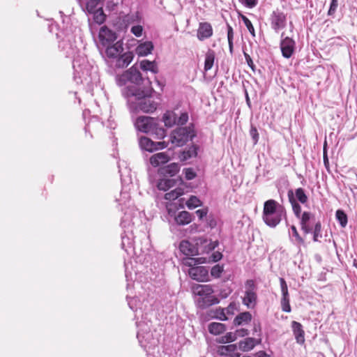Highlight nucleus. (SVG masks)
<instances>
[{"label":"nucleus","instance_id":"obj_59","mask_svg":"<svg viewBox=\"0 0 357 357\" xmlns=\"http://www.w3.org/2000/svg\"><path fill=\"white\" fill-rule=\"evenodd\" d=\"M118 4H119L118 0H116V1H115L114 0H109V1H107L106 3V8L108 10L113 11V10H116Z\"/></svg>","mask_w":357,"mask_h":357},{"label":"nucleus","instance_id":"obj_49","mask_svg":"<svg viewBox=\"0 0 357 357\" xmlns=\"http://www.w3.org/2000/svg\"><path fill=\"white\" fill-rule=\"evenodd\" d=\"M250 135L252 139L254 145L257 144L259 141V136L257 128L252 124H251L250 126Z\"/></svg>","mask_w":357,"mask_h":357},{"label":"nucleus","instance_id":"obj_31","mask_svg":"<svg viewBox=\"0 0 357 357\" xmlns=\"http://www.w3.org/2000/svg\"><path fill=\"white\" fill-rule=\"evenodd\" d=\"M227 329L225 324L218 322H212L208 324V330L211 334L217 335L222 333Z\"/></svg>","mask_w":357,"mask_h":357},{"label":"nucleus","instance_id":"obj_35","mask_svg":"<svg viewBox=\"0 0 357 357\" xmlns=\"http://www.w3.org/2000/svg\"><path fill=\"white\" fill-rule=\"evenodd\" d=\"M91 15H92L94 22L98 24H101L105 21L106 15H105L102 7H99L98 10L91 13Z\"/></svg>","mask_w":357,"mask_h":357},{"label":"nucleus","instance_id":"obj_25","mask_svg":"<svg viewBox=\"0 0 357 357\" xmlns=\"http://www.w3.org/2000/svg\"><path fill=\"white\" fill-rule=\"evenodd\" d=\"M169 160V158L166 153L160 152L153 155L150 158V163L152 166L156 167L160 165L167 163Z\"/></svg>","mask_w":357,"mask_h":357},{"label":"nucleus","instance_id":"obj_14","mask_svg":"<svg viewBox=\"0 0 357 357\" xmlns=\"http://www.w3.org/2000/svg\"><path fill=\"white\" fill-rule=\"evenodd\" d=\"M116 33L107 28L102 26L99 32V38L103 46L110 45L116 40Z\"/></svg>","mask_w":357,"mask_h":357},{"label":"nucleus","instance_id":"obj_29","mask_svg":"<svg viewBox=\"0 0 357 357\" xmlns=\"http://www.w3.org/2000/svg\"><path fill=\"white\" fill-rule=\"evenodd\" d=\"M139 144L142 150L153 152L155 148V142L147 137H141L139 139Z\"/></svg>","mask_w":357,"mask_h":357},{"label":"nucleus","instance_id":"obj_12","mask_svg":"<svg viewBox=\"0 0 357 357\" xmlns=\"http://www.w3.org/2000/svg\"><path fill=\"white\" fill-rule=\"evenodd\" d=\"M268 21L271 29L278 33L280 30L284 29L287 26V14L279 8H276L271 13Z\"/></svg>","mask_w":357,"mask_h":357},{"label":"nucleus","instance_id":"obj_56","mask_svg":"<svg viewBox=\"0 0 357 357\" xmlns=\"http://www.w3.org/2000/svg\"><path fill=\"white\" fill-rule=\"evenodd\" d=\"M280 284L282 291V295L287 296L289 294L288 287L285 280L283 278H280Z\"/></svg>","mask_w":357,"mask_h":357},{"label":"nucleus","instance_id":"obj_20","mask_svg":"<svg viewBox=\"0 0 357 357\" xmlns=\"http://www.w3.org/2000/svg\"><path fill=\"white\" fill-rule=\"evenodd\" d=\"M261 342V338L255 339L253 337H247L239 342V349L243 351L252 350L257 344Z\"/></svg>","mask_w":357,"mask_h":357},{"label":"nucleus","instance_id":"obj_19","mask_svg":"<svg viewBox=\"0 0 357 357\" xmlns=\"http://www.w3.org/2000/svg\"><path fill=\"white\" fill-rule=\"evenodd\" d=\"M179 249L186 256H195L199 254L198 248L188 241H182L180 243Z\"/></svg>","mask_w":357,"mask_h":357},{"label":"nucleus","instance_id":"obj_55","mask_svg":"<svg viewBox=\"0 0 357 357\" xmlns=\"http://www.w3.org/2000/svg\"><path fill=\"white\" fill-rule=\"evenodd\" d=\"M338 3L337 0H331L330 7L328 11V15L332 16L333 15L337 10Z\"/></svg>","mask_w":357,"mask_h":357},{"label":"nucleus","instance_id":"obj_37","mask_svg":"<svg viewBox=\"0 0 357 357\" xmlns=\"http://www.w3.org/2000/svg\"><path fill=\"white\" fill-rule=\"evenodd\" d=\"M335 218L342 227H345L348 222L347 215L343 210L338 209L335 213Z\"/></svg>","mask_w":357,"mask_h":357},{"label":"nucleus","instance_id":"obj_58","mask_svg":"<svg viewBox=\"0 0 357 357\" xmlns=\"http://www.w3.org/2000/svg\"><path fill=\"white\" fill-rule=\"evenodd\" d=\"M143 28L140 25L133 26L131 28V32L137 37H140L142 34Z\"/></svg>","mask_w":357,"mask_h":357},{"label":"nucleus","instance_id":"obj_32","mask_svg":"<svg viewBox=\"0 0 357 357\" xmlns=\"http://www.w3.org/2000/svg\"><path fill=\"white\" fill-rule=\"evenodd\" d=\"M290 229L291 234L289 232V238L294 244L298 246L304 245L305 241L299 234L296 227L294 225H291Z\"/></svg>","mask_w":357,"mask_h":357},{"label":"nucleus","instance_id":"obj_5","mask_svg":"<svg viewBox=\"0 0 357 357\" xmlns=\"http://www.w3.org/2000/svg\"><path fill=\"white\" fill-rule=\"evenodd\" d=\"M286 216V211L282 205L274 199H268L264 204L262 218L265 224L275 228Z\"/></svg>","mask_w":357,"mask_h":357},{"label":"nucleus","instance_id":"obj_53","mask_svg":"<svg viewBox=\"0 0 357 357\" xmlns=\"http://www.w3.org/2000/svg\"><path fill=\"white\" fill-rule=\"evenodd\" d=\"M238 1L245 7L248 8H255L258 3V0H238Z\"/></svg>","mask_w":357,"mask_h":357},{"label":"nucleus","instance_id":"obj_17","mask_svg":"<svg viewBox=\"0 0 357 357\" xmlns=\"http://www.w3.org/2000/svg\"><path fill=\"white\" fill-rule=\"evenodd\" d=\"M106 54L109 58L116 59L118 58L123 50L122 40H119L112 45H106Z\"/></svg>","mask_w":357,"mask_h":357},{"label":"nucleus","instance_id":"obj_16","mask_svg":"<svg viewBox=\"0 0 357 357\" xmlns=\"http://www.w3.org/2000/svg\"><path fill=\"white\" fill-rule=\"evenodd\" d=\"M194 218L195 216L192 213L187 211H182L174 215V220L176 225L184 226L190 224Z\"/></svg>","mask_w":357,"mask_h":357},{"label":"nucleus","instance_id":"obj_63","mask_svg":"<svg viewBox=\"0 0 357 357\" xmlns=\"http://www.w3.org/2000/svg\"><path fill=\"white\" fill-rule=\"evenodd\" d=\"M236 337H245L249 335V331L245 328H241L235 331Z\"/></svg>","mask_w":357,"mask_h":357},{"label":"nucleus","instance_id":"obj_6","mask_svg":"<svg viewBox=\"0 0 357 357\" xmlns=\"http://www.w3.org/2000/svg\"><path fill=\"white\" fill-rule=\"evenodd\" d=\"M135 126L137 130L155 135L158 139H162L166 135V130L159 126L158 120L151 116H139L135 122Z\"/></svg>","mask_w":357,"mask_h":357},{"label":"nucleus","instance_id":"obj_61","mask_svg":"<svg viewBox=\"0 0 357 357\" xmlns=\"http://www.w3.org/2000/svg\"><path fill=\"white\" fill-rule=\"evenodd\" d=\"M195 213L197 214V215L198 216L199 220H202L204 218H205V217L206 218L208 216L207 215L208 208H206L197 210L195 211Z\"/></svg>","mask_w":357,"mask_h":357},{"label":"nucleus","instance_id":"obj_43","mask_svg":"<svg viewBox=\"0 0 357 357\" xmlns=\"http://www.w3.org/2000/svg\"><path fill=\"white\" fill-rule=\"evenodd\" d=\"M204 250L203 252H209L213 251L219 245L218 241L204 240L203 242Z\"/></svg>","mask_w":357,"mask_h":357},{"label":"nucleus","instance_id":"obj_48","mask_svg":"<svg viewBox=\"0 0 357 357\" xmlns=\"http://www.w3.org/2000/svg\"><path fill=\"white\" fill-rule=\"evenodd\" d=\"M241 20L243 22L245 26L247 27L248 30L250 33V34L255 37V28L251 22V21L245 15H241Z\"/></svg>","mask_w":357,"mask_h":357},{"label":"nucleus","instance_id":"obj_10","mask_svg":"<svg viewBox=\"0 0 357 357\" xmlns=\"http://www.w3.org/2000/svg\"><path fill=\"white\" fill-rule=\"evenodd\" d=\"M200 259H195L189 257L187 259L185 264L191 268L188 270V274L190 277L195 280L198 282H208L210 280L208 275V269L206 266H192V264L199 263Z\"/></svg>","mask_w":357,"mask_h":357},{"label":"nucleus","instance_id":"obj_34","mask_svg":"<svg viewBox=\"0 0 357 357\" xmlns=\"http://www.w3.org/2000/svg\"><path fill=\"white\" fill-rule=\"evenodd\" d=\"M215 60V52L213 50H209L205 55L204 70H211L213 66Z\"/></svg>","mask_w":357,"mask_h":357},{"label":"nucleus","instance_id":"obj_27","mask_svg":"<svg viewBox=\"0 0 357 357\" xmlns=\"http://www.w3.org/2000/svg\"><path fill=\"white\" fill-rule=\"evenodd\" d=\"M252 320V314L250 312H243L238 314L234 319L235 326L248 324Z\"/></svg>","mask_w":357,"mask_h":357},{"label":"nucleus","instance_id":"obj_26","mask_svg":"<svg viewBox=\"0 0 357 357\" xmlns=\"http://www.w3.org/2000/svg\"><path fill=\"white\" fill-rule=\"evenodd\" d=\"M153 50V44L151 41L140 43L135 49L136 54L139 56H145L151 54Z\"/></svg>","mask_w":357,"mask_h":357},{"label":"nucleus","instance_id":"obj_11","mask_svg":"<svg viewBox=\"0 0 357 357\" xmlns=\"http://www.w3.org/2000/svg\"><path fill=\"white\" fill-rule=\"evenodd\" d=\"M59 49L66 57L73 56L77 52L75 37L73 33H67L59 41Z\"/></svg>","mask_w":357,"mask_h":357},{"label":"nucleus","instance_id":"obj_51","mask_svg":"<svg viewBox=\"0 0 357 357\" xmlns=\"http://www.w3.org/2000/svg\"><path fill=\"white\" fill-rule=\"evenodd\" d=\"M245 291H251L254 292H257V286L253 280H248L245 283Z\"/></svg>","mask_w":357,"mask_h":357},{"label":"nucleus","instance_id":"obj_52","mask_svg":"<svg viewBox=\"0 0 357 357\" xmlns=\"http://www.w3.org/2000/svg\"><path fill=\"white\" fill-rule=\"evenodd\" d=\"M188 121V114L187 112H183L181 114L179 117L176 116V125L178 126H183Z\"/></svg>","mask_w":357,"mask_h":357},{"label":"nucleus","instance_id":"obj_60","mask_svg":"<svg viewBox=\"0 0 357 357\" xmlns=\"http://www.w3.org/2000/svg\"><path fill=\"white\" fill-rule=\"evenodd\" d=\"M222 257V254L219 252L216 251L212 253V255L210 257V261L213 262H217L220 261Z\"/></svg>","mask_w":357,"mask_h":357},{"label":"nucleus","instance_id":"obj_13","mask_svg":"<svg viewBox=\"0 0 357 357\" xmlns=\"http://www.w3.org/2000/svg\"><path fill=\"white\" fill-rule=\"evenodd\" d=\"M280 47L282 55L284 58L289 59L294 54L296 50V41L291 37L284 36L282 32L280 36Z\"/></svg>","mask_w":357,"mask_h":357},{"label":"nucleus","instance_id":"obj_46","mask_svg":"<svg viewBox=\"0 0 357 357\" xmlns=\"http://www.w3.org/2000/svg\"><path fill=\"white\" fill-rule=\"evenodd\" d=\"M281 307L282 311L285 312H290L291 310L290 304H289V295L287 296L282 295L281 298Z\"/></svg>","mask_w":357,"mask_h":357},{"label":"nucleus","instance_id":"obj_64","mask_svg":"<svg viewBox=\"0 0 357 357\" xmlns=\"http://www.w3.org/2000/svg\"><path fill=\"white\" fill-rule=\"evenodd\" d=\"M253 335H255L257 334L259 337L261 336V324L259 323H255L254 324V327H253Z\"/></svg>","mask_w":357,"mask_h":357},{"label":"nucleus","instance_id":"obj_33","mask_svg":"<svg viewBox=\"0 0 357 357\" xmlns=\"http://www.w3.org/2000/svg\"><path fill=\"white\" fill-rule=\"evenodd\" d=\"M176 181L172 178L160 179L157 183V188L160 190L167 191L172 187L174 186Z\"/></svg>","mask_w":357,"mask_h":357},{"label":"nucleus","instance_id":"obj_18","mask_svg":"<svg viewBox=\"0 0 357 357\" xmlns=\"http://www.w3.org/2000/svg\"><path fill=\"white\" fill-rule=\"evenodd\" d=\"M291 328L296 342L299 344H303L305 343V332L302 324L298 321H293L291 322Z\"/></svg>","mask_w":357,"mask_h":357},{"label":"nucleus","instance_id":"obj_38","mask_svg":"<svg viewBox=\"0 0 357 357\" xmlns=\"http://www.w3.org/2000/svg\"><path fill=\"white\" fill-rule=\"evenodd\" d=\"M236 349V344H229L225 346H220L218 347V352L221 356H227L231 353L235 352Z\"/></svg>","mask_w":357,"mask_h":357},{"label":"nucleus","instance_id":"obj_39","mask_svg":"<svg viewBox=\"0 0 357 357\" xmlns=\"http://www.w3.org/2000/svg\"><path fill=\"white\" fill-rule=\"evenodd\" d=\"M211 313H213V318L220 321H227L229 319V317L226 316L225 310L222 307H218L215 310L211 311Z\"/></svg>","mask_w":357,"mask_h":357},{"label":"nucleus","instance_id":"obj_36","mask_svg":"<svg viewBox=\"0 0 357 357\" xmlns=\"http://www.w3.org/2000/svg\"><path fill=\"white\" fill-rule=\"evenodd\" d=\"M86 9L89 14L98 10L99 7H101L100 2L102 0H86Z\"/></svg>","mask_w":357,"mask_h":357},{"label":"nucleus","instance_id":"obj_62","mask_svg":"<svg viewBox=\"0 0 357 357\" xmlns=\"http://www.w3.org/2000/svg\"><path fill=\"white\" fill-rule=\"evenodd\" d=\"M155 144L154 151L167 148L168 143L166 142H155Z\"/></svg>","mask_w":357,"mask_h":357},{"label":"nucleus","instance_id":"obj_22","mask_svg":"<svg viewBox=\"0 0 357 357\" xmlns=\"http://www.w3.org/2000/svg\"><path fill=\"white\" fill-rule=\"evenodd\" d=\"M134 54L132 52H127L116 58L115 66L117 68H126L131 63Z\"/></svg>","mask_w":357,"mask_h":357},{"label":"nucleus","instance_id":"obj_50","mask_svg":"<svg viewBox=\"0 0 357 357\" xmlns=\"http://www.w3.org/2000/svg\"><path fill=\"white\" fill-rule=\"evenodd\" d=\"M183 172L185 175V179L188 181L192 180L197 176L196 172L191 167L183 169Z\"/></svg>","mask_w":357,"mask_h":357},{"label":"nucleus","instance_id":"obj_47","mask_svg":"<svg viewBox=\"0 0 357 357\" xmlns=\"http://www.w3.org/2000/svg\"><path fill=\"white\" fill-rule=\"evenodd\" d=\"M225 310L226 316H233L236 311H238V304L236 302H231L229 305L224 308Z\"/></svg>","mask_w":357,"mask_h":357},{"label":"nucleus","instance_id":"obj_57","mask_svg":"<svg viewBox=\"0 0 357 357\" xmlns=\"http://www.w3.org/2000/svg\"><path fill=\"white\" fill-rule=\"evenodd\" d=\"M243 55H244V57H245V61L247 63V64L248 65V66L252 69V70L253 72L255 71V68H256V66L254 64L253 61H252V58L250 57V56L246 53L245 52H243Z\"/></svg>","mask_w":357,"mask_h":357},{"label":"nucleus","instance_id":"obj_2","mask_svg":"<svg viewBox=\"0 0 357 357\" xmlns=\"http://www.w3.org/2000/svg\"><path fill=\"white\" fill-rule=\"evenodd\" d=\"M138 331L137 337L140 346L149 354L151 350L158 347L160 342V335L155 330L151 331V321H137Z\"/></svg>","mask_w":357,"mask_h":357},{"label":"nucleus","instance_id":"obj_9","mask_svg":"<svg viewBox=\"0 0 357 357\" xmlns=\"http://www.w3.org/2000/svg\"><path fill=\"white\" fill-rule=\"evenodd\" d=\"M287 197L295 216L299 217L301 213L300 204L305 205L308 202V197L305 190L302 188H296L295 191L289 189L287 192Z\"/></svg>","mask_w":357,"mask_h":357},{"label":"nucleus","instance_id":"obj_21","mask_svg":"<svg viewBox=\"0 0 357 357\" xmlns=\"http://www.w3.org/2000/svg\"><path fill=\"white\" fill-rule=\"evenodd\" d=\"M180 170V165L176 162H172L169 165L162 167L159 169V173L165 176H174Z\"/></svg>","mask_w":357,"mask_h":357},{"label":"nucleus","instance_id":"obj_23","mask_svg":"<svg viewBox=\"0 0 357 357\" xmlns=\"http://www.w3.org/2000/svg\"><path fill=\"white\" fill-rule=\"evenodd\" d=\"M199 146L197 144H192L190 146L186 148L181 151L179 154V158L181 161H186L192 158H195L197 155V151Z\"/></svg>","mask_w":357,"mask_h":357},{"label":"nucleus","instance_id":"obj_8","mask_svg":"<svg viewBox=\"0 0 357 357\" xmlns=\"http://www.w3.org/2000/svg\"><path fill=\"white\" fill-rule=\"evenodd\" d=\"M195 126L190 123L185 127H178L174 130L170 135V139L176 146H182L188 142L192 141L196 137Z\"/></svg>","mask_w":357,"mask_h":357},{"label":"nucleus","instance_id":"obj_15","mask_svg":"<svg viewBox=\"0 0 357 357\" xmlns=\"http://www.w3.org/2000/svg\"><path fill=\"white\" fill-rule=\"evenodd\" d=\"M213 35V28L208 22H200L197 29V36L200 41L209 38Z\"/></svg>","mask_w":357,"mask_h":357},{"label":"nucleus","instance_id":"obj_4","mask_svg":"<svg viewBox=\"0 0 357 357\" xmlns=\"http://www.w3.org/2000/svg\"><path fill=\"white\" fill-rule=\"evenodd\" d=\"M116 83L122 86L127 82H130L133 85L127 87L137 88L140 89H146L148 86H151V82L149 78H144L142 73L137 67V64L133 65L128 70H126L122 75L116 77Z\"/></svg>","mask_w":357,"mask_h":357},{"label":"nucleus","instance_id":"obj_1","mask_svg":"<svg viewBox=\"0 0 357 357\" xmlns=\"http://www.w3.org/2000/svg\"><path fill=\"white\" fill-rule=\"evenodd\" d=\"M153 91L152 86H148L143 89L125 87L122 89V95L127 99L130 112L151 113L155 111L158 107V102L151 96Z\"/></svg>","mask_w":357,"mask_h":357},{"label":"nucleus","instance_id":"obj_54","mask_svg":"<svg viewBox=\"0 0 357 357\" xmlns=\"http://www.w3.org/2000/svg\"><path fill=\"white\" fill-rule=\"evenodd\" d=\"M206 225L211 229H214L217 226V220L213 215H209L206 218Z\"/></svg>","mask_w":357,"mask_h":357},{"label":"nucleus","instance_id":"obj_45","mask_svg":"<svg viewBox=\"0 0 357 357\" xmlns=\"http://www.w3.org/2000/svg\"><path fill=\"white\" fill-rule=\"evenodd\" d=\"M224 271L223 265L216 264L211 269V275L214 278H219Z\"/></svg>","mask_w":357,"mask_h":357},{"label":"nucleus","instance_id":"obj_44","mask_svg":"<svg viewBox=\"0 0 357 357\" xmlns=\"http://www.w3.org/2000/svg\"><path fill=\"white\" fill-rule=\"evenodd\" d=\"M237 339L236 333H227L226 335L222 336L219 340L220 343L225 344L235 341Z\"/></svg>","mask_w":357,"mask_h":357},{"label":"nucleus","instance_id":"obj_42","mask_svg":"<svg viewBox=\"0 0 357 357\" xmlns=\"http://www.w3.org/2000/svg\"><path fill=\"white\" fill-rule=\"evenodd\" d=\"M227 40L229 52L231 54H232L234 52V30L233 28L229 24H227Z\"/></svg>","mask_w":357,"mask_h":357},{"label":"nucleus","instance_id":"obj_3","mask_svg":"<svg viewBox=\"0 0 357 357\" xmlns=\"http://www.w3.org/2000/svg\"><path fill=\"white\" fill-rule=\"evenodd\" d=\"M299 219L301 229L304 234H312L314 242H320L322 238V225L320 220H316L315 215L310 211H304L300 213Z\"/></svg>","mask_w":357,"mask_h":357},{"label":"nucleus","instance_id":"obj_7","mask_svg":"<svg viewBox=\"0 0 357 357\" xmlns=\"http://www.w3.org/2000/svg\"><path fill=\"white\" fill-rule=\"evenodd\" d=\"M193 291L198 296L196 305L199 309L204 310L220 303V300L213 295L214 290L210 284H197Z\"/></svg>","mask_w":357,"mask_h":357},{"label":"nucleus","instance_id":"obj_28","mask_svg":"<svg viewBox=\"0 0 357 357\" xmlns=\"http://www.w3.org/2000/svg\"><path fill=\"white\" fill-rule=\"evenodd\" d=\"M139 67L143 71H151L154 74L158 73V68L155 61H150L147 59H144L140 61Z\"/></svg>","mask_w":357,"mask_h":357},{"label":"nucleus","instance_id":"obj_30","mask_svg":"<svg viewBox=\"0 0 357 357\" xmlns=\"http://www.w3.org/2000/svg\"><path fill=\"white\" fill-rule=\"evenodd\" d=\"M162 121L166 127L172 128L176 125V114L172 111H167L163 114Z\"/></svg>","mask_w":357,"mask_h":357},{"label":"nucleus","instance_id":"obj_41","mask_svg":"<svg viewBox=\"0 0 357 357\" xmlns=\"http://www.w3.org/2000/svg\"><path fill=\"white\" fill-rule=\"evenodd\" d=\"M202 203L196 196L192 195L186 202V206L189 209H193L202 206Z\"/></svg>","mask_w":357,"mask_h":357},{"label":"nucleus","instance_id":"obj_24","mask_svg":"<svg viewBox=\"0 0 357 357\" xmlns=\"http://www.w3.org/2000/svg\"><path fill=\"white\" fill-rule=\"evenodd\" d=\"M257 292L251 291H245V296L243 298V304L249 309H252L257 305Z\"/></svg>","mask_w":357,"mask_h":357},{"label":"nucleus","instance_id":"obj_40","mask_svg":"<svg viewBox=\"0 0 357 357\" xmlns=\"http://www.w3.org/2000/svg\"><path fill=\"white\" fill-rule=\"evenodd\" d=\"M183 191L181 188H176L165 195V199L169 201H174L182 195Z\"/></svg>","mask_w":357,"mask_h":357}]
</instances>
